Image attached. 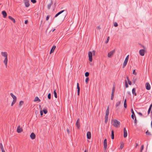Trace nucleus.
I'll use <instances>...</instances> for the list:
<instances>
[{
    "instance_id": "39448f33",
    "label": "nucleus",
    "mask_w": 152,
    "mask_h": 152,
    "mask_svg": "<svg viewBox=\"0 0 152 152\" xmlns=\"http://www.w3.org/2000/svg\"><path fill=\"white\" fill-rule=\"evenodd\" d=\"M66 17V15H60L58 18H59V20L61 21H63L64 20V18H65Z\"/></svg>"
},
{
    "instance_id": "473e14b6",
    "label": "nucleus",
    "mask_w": 152,
    "mask_h": 152,
    "mask_svg": "<svg viewBox=\"0 0 152 152\" xmlns=\"http://www.w3.org/2000/svg\"><path fill=\"white\" fill-rule=\"evenodd\" d=\"M0 148L1 149V151L4 150V148H3V145H2V143H0Z\"/></svg>"
},
{
    "instance_id": "2f4dec72",
    "label": "nucleus",
    "mask_w": 152,
    "mask_h": 152,
    "mask_svg": "<svg viewBox=\"0 0 152 152\" xmlns=\"http://www.w3.org/2000/svg\"><path fill=\"white\" fill-rule=\"evenodd\" d=\"M127 79L128 82V83L129 85H132V82L129 80V77L128 76L127 77Z\"/></svg>"
},
{
    "instance_id": "c03bdc74",
    "label": "nucleus",
    "mask_w": 152,
    "mask_h": 152,
    "mask_svg": "<svg viewBox=\"0 0 152 152\" xmlns=\"http://www.w3.org/2000/svg\"><path fill=\"white\" fill-rule=\"evenodd\" d=\"M109 39H110V37H107V40L105 42L106 43H107L108 42V41H109Z\"/></svg>"
},
{
    "instance_id": "6e6d98bb",
    "label": "nucleus",
    "mask_w": 152,
    "mask_h": 152,
    "mask_svg": "<svg viewBox=\"0 0 152 152\" xmlns=\"http://www.w3.org/2000/svg\"><path fill=\"white\" fill-rule=\"evenodd\" d=\"M49 17H50L49 15H48L46 18V20H48L49 19Z\"/></svg>"
},
{
    "instance_id": "ddd939ff",
    "label": "nucleus",
    "mask_w": 152,
    "mask_h": 152,
    "mask_svg": "<svg viewBox=\"0 0 152 152\" xmlns=\"http://www.w3.org/2000/svg\"><path fill=\"white\" fill-rule=\"evenodd\" d=\"M17 131L18 133H20L23 131V129L21 128L20 126H18V127Z\"/></svg>"
},
{
    "instance_id": "052dcab7",
    "label": "nucleus",
    "mask_w": 152,
    "mask_h": 152,
    "mask_svg": "<svg viewBox=\"0 0 152 152\" xmlns=\"http://www.w3.org/2000/svg\"><path fill=\"white\" fill-rule=\"evenodd\" d=\"M140 45L142 47V48H143V49H146L145 47V46H144V45Z\"/></svg>"
},
{
    "instance_id": "a18cd8bd",
    "label": "nucleus",
    "mask_w": 152,
    "mask_h": 152,
    "mask_svg": "<svg viewBox=\"0 0 152 152\" xmlns=\"http://www.w3.org/2000/svg\"><path fill=\"white\" fill-rule=\"evenodd\" d=\"M144 148V145H142L141 149H140V152H142V151Z\"/></svg>"
},
{
    "instance_id": "3c124183",
    "label": "nucleus",
    "mask_w": 152,
    "mask_h": 152,
    "mask_svg": "<svg viewBox=\"0 0 152 152\" xmlns=\"http://www.w3.org/2000/svg\"><path fill=\"white\" fill-rule=\"evenodd\" d=\"M124 144H121V145H120V148L121 149L123 148L124 147Z\"/></svg>"
},
{
    "instance_id": "58836bf2",
    "label": "nucleus",
    "mask_w": 152,
    "mask_h": 152,
    "mask_svg": "<svg viewBox=\"0 0 152 152\" xmlns=\"http://www.w3.org/2000/svg\"><path fill=\"white\" fill-rule=\"evenodd\" d=\"M16 100H13L11 104V106H12L16 102Z\"/></svg>"
},
{
    "instance_id": "f3484780",
    "label": "nucleus",
    "mask_w": 152,
    "mask_h": 152,
    "mask_svg": "<svg viewBox=\"0 0 152 152\" xmlns=\"http://www.w3.org/2000/svg\"><path fill=\"white\" fill-rule=\"evenodd\" d=\"M87 137L88 139H90L91 137V132H88L87 133Z\"/></svg>"
},
{
    "instance_id": "4468645a",
    "label": "nucleus",
    "mask_w": 152,
    "mask_h": 152,
    "mask_svg": "<svg viewBox=\"0 0 152 152\" xmlns=\"http://www.w3.org/2000/svg\"><path fill=\"white\" fill-rule=\"evenodd\" d=\"M66 10H61L58 12L57 14H56V15H55V17H54V19L58 17L59 15H60L63 12L65 11Z\"/></svg>"
},
{
    "instance_id": "aec40b11",
    "label": "nucleus",
    "mask_w": 152,
    "mask_h": 152,
    "mask_svg": "<svg viewBox=\"0 0 152 152\" xmlns=\"http://www.w3.org/2000/svg\"><path fill=\"white\" fill-rule=\"evenodd\" d=\"M109 106H108V107H107V109L106 111V114L105 115L106 116H108L109 114Z\"/></svg>"
},
{
    "instance_id": "f704fd0d",
    "label": "nucleus",
    "mask_w": 152,
    "mask_h": 152,
    "mask_svg": "<svg viewBox=\"0 0 152 152\" xmlns=\"http://www.w3.org/2000/svg\"><path fill=\"white\" fill-rule=\"evenodd\" d=\"M146 134V135H151V133L149 132V131L148 130H147V131L145 132Z\"/></svg>"
},
{
    "instance_id": "dca6fc26",
    "label": "nucleus",
    "mask_w": 152,
    "mask_h": 152,
    "mask_svg": "<svg viewBox=\"0 0 152 152\" xmlns=\"http://www.w3.org/2000/svg\"><path fill=\"white\" fill-rule=\"evenodd\" d=\"M77 94L78 95H79L80 93V88L79 86V84L78 83H77Z\"/></svg>"
},
{
    "instance_id": "cd10ccee",
    "label": "nucleus",
    "mask_w": 152,
    "mask_h": 152,
    "mask_svg": "<svg viewBox=\"0 0 152 152\" xmlns=\"http://www.w3.org/2000/svg\"><path fill=\"white\" fill-rule=\"evenodd\" d=\"M108 116H105V123L106 124L108 120Z\"/></svg>"
},
{
    "instance_id": "4c0bfd02",
    "label": "nucleus",
    "mask_w": 152,
    "mask_h": 152,
    "mask_svg": "<svg viewBox=\"0 0 152 152\" xmlns=\"http://www.w3.org/2000/svg\"><path fill=\"white\" fill-rule=\"evenodd\" d=\"M42 111L45 114H46L48 113V110L46 109H44Z\"/></svg>"
},
{
    "instance_id": "ea45409f",
    "label": "nucleus",
    "mask_w": 152,
    "mask_h": 152,
    "mask_svg": "<svg viewBox=\"0 0 152 152\" xmlns=\"http://www.w3.org/2000/svg\"><path fill=\"white\" fill-rule=\"evenodd\" d=\"M48 98L49 99H50L51 98V94L50 93L48 94Z\"/></svg>"
},
{
    "instance_id": "9b49d317",
    "label": "nucleus",
    "mask_w": 152,
    "mask_h": 152,
    "mask_svg": "<svg viewBox=\"0 0 152 152\" xmlns=\"http://www.w3.org/2000/svg\"><path fill=\"white\" fill-rule=\"evenodd\" d=\"M146 88L147 90H149L151 89V86L149 83L147 82L145 84Z\"/></svg>"
},
{
    "instance_id": "a211bd4d",
    "label": "nucleus",
    "mask_w": 152,
    "mask_h": 152,
    "mask_svg": "<svg viewBox=\"0 0 152 152\" xmlns=\"http://www.w3.org/2000/svg\"><path fill=\"white\" fill-rule=\"evenodd\" d=\"M30 137L33 140L35 139L36 137V135L34 133L32 132L31 133L30 135Z\"/></svg>"
},
{
    "instance_id": "c85d7f7f",
    "label": "nucleus",
    "mask_w": 152,
    "mask_h": 152,
    "mask_svg": "<svg viewBox=\"0 0 152 152\" xmlns=\"http://www.w3.org/2000/svg\"><path fill=\"white\" fill-rule=\"evenodd\" d=\"M124 107L125 108H126L127 107L126 99H125L124 102Z\"/></svg>"
},
{
    "instance_id": "c9c22d12",
    "label": "nucleus",
    "mask_w": 152,
    "mask_h": 152,
    "mask_svg": "<svg viewBox=\"0 0 152 152\" xmlns=\"http://www.w3.org/2000/svg\"><path fill=\"white\" fill-rule=\"evenodd\" d=\"M121 104V101H119L118 102L116 103L115 104V106L116 107L118 106Z\"/></svg>"
},
{
    "instance_id": "79ce46f5",
    "label": "nucleus",
    "mask_w": 152,
    "mask_h": 152,
    "mask_svg": "<svg viewBox=\"0 0 152 152\" xmlns=\"http://www.w3.org/2000/svg\"><path fill=\"white\" fill-rule=\"evenodd\" d=\"M89 80V78L88 77H87L86 78L85 80V82L86 83H87L88 82Z\"/></svg>"
},
{
    "instance_id": "4be33fe9",
    "label": "nucleus",
    "mask_w": 152,
    "mask_h": 152,
    "mask_svg": "<svg viewBox=\"0 0 152 152\" xmlns=\"http://www.w3.org/2000/svg\"><path fill=\"white\" fill-rule=\"evenodd\" d=\"M111 138L113 140L114 138V132L113 130L111 131Z\"/></svg>"
},
{
    "instance_id": "69168bd1",
    "label": "nucleus",
    "mask_w": 152,
    "mask_h": 152,
    "mask_svg": "<svg viewBox=\"0 0 152 152\" xmlns=\"http://www.w3.org/2000/svg\"><path fill=\"white\" fill-rule=\"evenodd\" d=\"M55 30H56L55 29H54L53 30H51L50 31H52V32H53Z\"/></svg>"
},
{
    "instance_id": "680f3d73",
    "label": "nucleus",
    "mask_w": 152,
    "mask_h": 152,
    "mask_svg": "<svg viewBox=\"0 0 152 152\" xmlns=\"http://www.w3.org/2000/svg\"><path fill=\"white\" fill-rule=\"evenodd\" d=\"M152 107V104H151L150 105L149 108L150 109H151Z\"/></svg>"
},
{
    "instance_id": "0eeeda50",
    "label": "nucleus",
    "mask_w": 152,
    "mask_h": 152,
    "mask_svg": "<svg viewBox=\"0 0 152 152\" xmlns=\"http://www.w3.org/2000/svg\"><path fill=\"white\" fill-rule=\"evenodd\" d=\"M145 50L144 49H141L139 51V53L140 55L142 56H143L145 54Z\"/></svg>"
},
{
    "instance_id": "6e6552de",
    "label": "nucleus",
    "mask_w": 152,
    "mask_h": 152,
    "mask_svg": "<svg viewBox=\"0 0 152 152\" xmlns=\"http://www.w3.org/2000/svg\"><path fill=\"white\" fill-rule=\"evenodd\" d=\"M80 120L79 118H78L76 122V125L78 129H79L80 127V124L79 123Z\"/></svg>"
},
{
    "instance_id": "b1692460",
    "label": "nucleus",
    "mask_w": 152,
    "mask_h": 152,
    "mask_svg": "<svg viewBox=\"0 0 152 152\" xmlns=\"http://www.w3.org/2000/svg\"><path fill=\"white\" fill-rule=\"evenodd\" d=\"M10 95L12 97L13 99V100H17V97H16L12 93H11L10 94Z\"/></svg>"
},
{
    "instance_id": "412c9836",
    "label": "nucleus",
    "mask_w": 152,
    "mask_h": 152,
    "mask_svg": "<svg viewBox=\"0 0 152 152\" xmlns=\"http://www.w3.org/2000/svg\"><path fill=\"white\" fill-rule=\"evenodd\" d=\"M56 48V46L54 45L53 46V47L50 50V54H51V53H53V52H54V50Z\"/></svg>"
},
{
    "instance_id": "bb28decb",
    "label": "nucleus",
    "mask_w": 152,
    "mask_h": 152,
    "mask_svg": "<svg viewBox=\"0 0 152 152\" xmlns=\"http://www.w3.org/2000/svg\"><path fill=\"white\" fill-rule=\"evenodd\" d=\"M25 5L26 7H28L29 6V1H27L25 2Z\"/></svg>"
},
{
    "instance_id": "37998d69",
    "label": "nucleus",
    "mask_w": 152,
    "mask_h": 152,
    "mask_svg": "<svg viewBox=\"0 0 152 152\" xmlns=\"http://www.w3.org/2000/svg\"><path fill=\"white\" fill-rule=\"evenodd\" d=\"M114 94H111V100H113L114 98Z\"/></svg>"
},
{
    "instance_id": "7c9ffc66",
    "label": "nucleus",
    "mask_w": 152,
    "mask_h": 152,
    "mask_svg": "<svg viewBox=\"0 0 152 152\" xmlns=\"http://www.w3.org/2000/svg\"><path fill=\"white\" fill-rule=\"evenodd\" d=\"M54 94V97L57 98V94L56 92V89H54L53 91Z\"/></svg>"
},
{
    "instance_id": "7ed1b4c3",
    "label": "nucleus",
    "mask_w": 152,
    "mask_h": 152,
    "mask_svg": "<svg viewBox=\"0 0 152 152\" xmlns=\"http://www.w3.org/2000/svg\"><path fill=\"white\" fill-rule=\"evenodd\" d=\"M112 123L113 125L116 128H118L120 124V122L116 119L113 120Z\"/></svg>"
},
{
    "instance_id": "09e8293b",
    "label": "nucleus",
    "mask_w": 152,
    "mask_h": 152,
    "mask_svg": "<svg viewBox=\"0 0 152 152\" xmlns=\"http://www.w3.org/2000/svg\"><path fill=\"white\" fill-rule=\"evenodd\" d=\"M129 55H128L126 57L125 60H126V61H128V59H129Z\"/></svg>"
},
{
    "instance_id": "2eb2a0df",
    "label": "nucleus",
    "mask_w": 152,
    "mask_h": 152,
    "mask_svg": "<svg viewBox=\"0 0 152 152\" xmlns=\"http://www.w3.org/2000/svg\"><path fill=\"white\" fill-rule=\"evenodd\" d=\"M1 14H2L4 18H5L7 17V14L5 11L4 10L2 11Z\"/></svg>"
},
{
    "instance_id": "c756f323",
    "label": "nucleus",
    "mask_w": 152,
    "mask_h": 152,
    "mask_svg": "<svg viewBox=\"0 0 152 152\" xmlns=\"http://www.w3.org/2000/svg\"><path fill=\"white\" fill-rule=\"evenodd\" d=\"M24 102L23 101H21L19 103V107H21L23 105V104Z\"/></svg>"
},
{
    "instance_id": "20e7f679",
    "label": "nucleus",
    "mask_w": 152,
    "mask_h": 152,
    "mask_svg": "<svg viewBox=\"0 0 152 152\" xmlns=\"http://www.w3.org/2000/svg\"><path fill=\"white\" fill-rule=\"evenodd\" d=\"M115 50L114 49L111 51L109 53H108L107 55V56L109 58H110L111 57V56L113 55L114 53H115Z\"/></svg>"
},
{
    "instance_id": "1a4fd4ad",
    "label": "nucleus",
    "mask_w": 152,
    "mask_h": 152,
    "mask_svg": "<svg viewBox=\"0 0 152 152\" xmlns=\"http://www.w3.org/2000/svg\"><path fill=\"white\" fill-rule=\"evenodd\" d=\"M53 4V2L52 0H51L50 3L47 5V8L48 10H50L51 6Z\"/></svg>"
},
{
    "instance_id": "13d9d810",
    "label": "nucleus",
    "mask_w": 152,
    "mask_h": 152,
    "mask_svg": "<svg viewBox=\"0 0 152 152\" xmlns=\"http://www.w3.org/2000/svg\"><path fill=\"white\" fill-rule=\"evenodd\" d=\"M137 113L139 115H140L141 116H142V114L140 113V112H138Z\"/></svg>"
},
{
    "instance_id": "de8ad7c7",
    "label": "nucleus",
    "mask_w": 152,
    "mask_h": 152,
    "mask_svg": "<svg viewBox=\"0 0 152 152\" xmlns=\"http://www.w3.org/2000/svg\"><path fill=\"white\" fill-rule=\"evenodd\" d=\"M133 74L134 75H137V73L135 72V70L134 69L133 71Z\"/></svg>"
},
{
    "instance_id": "a19ab883",
    "label": "nucleus",
    "mask_w": 152,
    "mask_h": 152,
    "mask_svg": "<svg viewBox=\"0 0 152 152\" xmlns=\"http://www.w3.org/2000/svg\"><path fill=\"white\" fill-rule=\"evenodd\" d=\"M89 73L88 72H86L85 73V76L87 77H88L89 76Z\"/></svg>"
},
{
    "instance_id": "603ef678",
    "label": "nucleus",
    "mask_w": 152,
    "mask_h": 152,
    "mask_svg": "<svg viewBox=\"0 0 152 152\" xmlns=\"http://www.w3.org/2000/svg\"><path fill=\"white\" fill-rule=\"evenodd\" d=\"M114 26L115 27H117L118 26V24L116 22H115L114 23Z\"/></svg>"
},
{
    "instance_id": "49530a36",
    "label": "nucleus",
    "mask_w": 152,
    "mask_h": 152,
    "mask_svg": "<svg viewBox=\"0 0 152 152\" xmlns=\"http://www.w3.org/2000/svg\"><path fill=\"white\" fill-rule=\"evenodd\" d=\"M137 120L136 117H135L134 120V123L135 125H137Z\"/></svg>"
},
{
    "instance_id": "f03ea898",
    "label": "nucleus",
    "mask_w": 152,
    "mask_h": 152,
    "mask_svg": "<svg viewBox=\"0 0 152 152\" xmlns=\"http://www.w3.org/2000/svg\"><path fill=\"white\" fill-rule=\"evenodd\" d=\"M96 53V51L95 50H93L92 52L91 51H89L88 53L89 60L90 62L92 61V54L94 56H95Z\"/></svg>"
},
{
    "instance_id": "72a5a7b5",
    "label": "nucleus",
    "mask_w": 152,
    "mask_h": 152,
    "mask_svg": "<svg viewBox=\"0 0 152 152\" xmlns=\"http://www.w3.org/2000/svg\"><path fill=\"white\" fill-rule=\"evenodd\" d=\"M115 86H113L112 89V94H114V92L115 91Z\"/></svg>"
},
{
    "instance_id": "e433bc0d",
    "label": "nucleus",
    "mask_w": 152,
    "mask_h": 152,
    "mask_svg": "<svg viewBox=\"0 0 152 152\" xmlns=\"http://www.w3.org/2000/svg\"><path fill=\"white\" fill-rule=\"evenodd\" d=\"M125 83L126 88H128V87L129 86H128V83H127V82L126 80H125Z\"/></svg>"
},
{
    "instance_id": "f257e3e1",
    "label": "nucleus",
    "mask_w": 152,
    "mask_h": 152,
    "mask_svg": "<svg viewBox=\"0 0 152 152\" xmlns=\"http://www.w3.org/2000/svg\"><path fill=\"white\" fill-rule=\"evenodd\" d=\"M1 55L5 57V59L4 61V64L6 66V68L7 67V52H1Z\"/></svg>"
},
{
    "instance_id": "e2e57ef3",
    "label": "nucleus",
    "mask_w": 152,
    "mask_h": 152,
    "mask_svg": "<svg viewBox=\"0 0 152 152\" xmlns=\"http://www.w3.org/2000/svg\"><path fill=\"white\" fill-rule=\"evenodd\" d=\"M97 28L99 29H100L101 28L100 27V26H98Z\"/></svg>"
},
{
    "instance_id": "5701e85b",
    "label": "nucleus",
    "mask_w": 152,
    "mask_h": 152,
    "mask_svg": "<svg viewBox=\"0 0 152 152\" xmlns=\"http://www.w3.org/2000/svg\"><path fill=\"white\" fill-rule=\"evenodd\" d=\"M8 18L12 21L14 23H15V19L11 16H8Z\"/></svg>"
},
{
    "instance_id": "a878e982",
    "label": "nucleus",
    "mask_w": 152,
    "mask_h": 152,
    "mask_svg": "<svg viewBox=\"0 0 152 152\" xmlns=\"http://www.w3.org/2000/svg\"><path fill=\"white\" fill-rule=\"evenodd\" d=\"M34 102L38 101V102H40V100L39 99L38 97L37 96H36L35 98V99L34 100Z\"/></svg>"
},
{
    "instance_id": "9d476101",
    "label": "nucleus",
    "mask_w": 152,
    "mask_h": 152,
    "mask_svg": "<svg viewBox=\"0 0 152 152\" xmlns=\"http://www.w3.org/2000/svg\"><path fill=\"white\" fill-rule=\"evenodd\" d=\"M127 133L125 128L124 129V138H126L127 137Z\"/></svg>"
},
{
    "instance_id": "338daca9",
    "label": "nucleus",
    "mask_w": 152,
    "mask_h": 152,
    "mask_svg": "<svg viewBox=\"0 0 152 152\" xmlns=\"http://www.w3.org/2000/svg\"><path fill=\"white\" fill-rule=\"evenodd\" d=\"M138 145V144L137 143H136V148L137 147V146Z\"/></svg>"
},
{
    "instance_id": "4d7b16f0",
    "label": "nucleus",
    "mask_w": 152,
    "mask_h": 152,
    "mask_svg": "<svg viewBox=\"0 0 152 152\" xmlns=\"http://www.w3.org/2000/svg\"><path fill=\"white\" fill-rule=\"evenodd\" d=\"M151 109H150L149 108L148 109V115L149 114V113L150 112V111H151Z\"/></svg>"
},
{
    "instance_id": "0e129e2a",
    "label": "nucleus",
    "mask_w": 152,
    "mask_h": 152,
    "mask_svg": "<svg viewBox=\"0 0 152 152\" xmlns=\"http://www.w3.org/2000/svg\"><path fill=\"white\" fill-rule=\"evenodd\" d=\"M127 93H128V94L129 95H131V94L129 92V91Z\"/></svg>"
},
{
    "instance_id": "f8f14e48",
    "label": "nucleus",
    "mask_w": 152,
    "mask_h": 152,
    "mask_svg": "<svg viewBox=\"0 0 152 152\" xmlns=\"http://www.w3.org/2000/svg\"><path fill=\"white\" fill-rule=\"evenodd\" d=\"M131 113H132V115H131L132 118L133 119H134V117H136V116H135L134 113V112L133 109L132 108L131 109Z\"/></svg>"
},
{
    "instance_id": "774afa93",
    "label": "nucleus",
    "mask_w": 152,
    "mask_h": 152,
    "mask_svg": "<svg viewBox=\"0 0 152 152\" xmlns=\"http://www.w3.org/2000/svg\"><path fill=\"white\" fill-rule=\"evenodd\" d=\"M84 152H87V151L86 150H85Z\"/></svg>"
},
{
    "instance_id": "6ab92c4d",
    "label": "nucleus",
    "mask_w": 152,
    "mask_h": 152,
    "mask_svg": "<svg viewBox=\"0 0 152 152\" xmlns=\"http://www.w3.org/2000/svg\"><path fill=\"white\" fill-rule=\"evenodd\" d=\"M132 94L133 95H134V96H137V93L136 92V89L135 88H133L132 90Z\"/></svg>"
},
{
    "instance_id": "864d4df0",
    "label": "nucleus",
    "mask_w": 152,
    "mask_h": 152,
    "mask_svg": "<svg viewBox=\"0 0 152 152\" xmlns=\"http://www.w3.org/2000/svg\"><path fill=\"white\" fill-rule=\"evenodd\" d=\"M66 131H67V133L69 134H70V131H69V129L68 128H67V129H66Z\"/></svg>"
},
{
    "instance_id": "423d86ee",
    "label": "nucleus",
    "mask_w": 152,
    "mask_h": 152,
    "mask_svg": "<svg viewBox=\"0 0 152 152\" xmlns=\"http://www.w3.org/2000/svg\"><path fill=\"white\" fill-rule=\"evenodd\" d=\"M104 148L105 150H106L107 147V140L105 138L104 141L103 142Z\"/></svg>"
},
{
    "instance_id": "393cba45",
    "label": "nucleus",
    "mask_w": 152,
    "mask_h": 152,
    "mask_svg": "<svg viewBox=\"0 0 152 152\" xmlns=\"http://www.w3.org/2000/svg\"><path fill=\"white\" fill-rule=\"evenodd\" d=\"M127 62H128L127 61H126V60H124V62L123 63V68H124L126 66V65L127 64Z\"/></svg>"
},
{
    "instance_id": "5fc2aeb1",
    "label": "nucleus",
    "mask_w": 152,
    "mask_h": 152,
    "mask_svg": "<svg viewBox=\"0 0 152 152\" xmlns=\"http://www.w3.org/2000/svg\"><path fill=\"white\" fill-rule=\"evenodd\" d=\"M40 115L41 116L42 115H43V112L42 110L40 111Z\"/></svg>"
},
{
    "instance_id": "bf43d9fd",
    "label": "nucleus",
    "mask_w": 152,
    "mask_h": 152,
    "mask_svg": "<svg viewBox=\"0 0 152 152\" xmlns=\"http://www.w3.org/2000/svg\"><path fill=\"white\" fill-rule=\"evenodd\" d=\"M28 21L27 20H25V24H27L28 23Z\"/></svg>"
},
{
    "instance_id": "8fccbe9b",
    "label": "nucleus",
    "mask_w": 152,
    "mask_h": 152,
    "mask_svg": "<svg viewBox=\"0 0 152 152\" xmlns=\"http://www.w3.org/2000/svg\"><path fill=\"white\" fill-rule=\"evenodd\" d=\"M31 1L34 4L36 3L37 2L36 0H31Z\"/></svg>"
}]
</instances>
